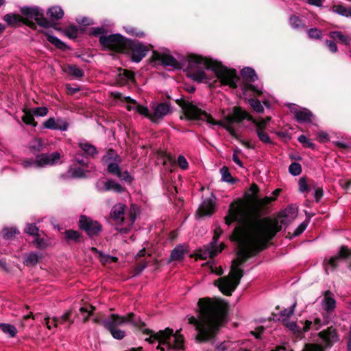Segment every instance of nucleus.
<instances>
[{
	"label": "nucleus",
	"instance_id": "nucleus-1",
	"mask_svg": "<svg viewBox=\"0 0 351 351\" xmlns=\"http://www.w3.org/2000/svg\"><path fill=\"white\" fill-rule=\"evenodd\" d=\"M275 199V197H254L251 204L242 200H237L230 205L228 214L225 217L227 225L237 221L231 239L237 241V257L232 261L231 271L228 276L215 281L219 290L227 295H230L240 283L243 277L241 266L245 261L263 250L266 243L271 240L282 227L293 220L297 216V209L288 207L278 218L260 219L258 214L263 207Z\"/></svg>",
	"mask_w": 351,
	"mask_h": 351
},
{
	"label": "nucleus",
	"instance_id": "nucleus-2",
	"mask_svg": "<svg viewBox=\"0 0 351 351\" xmlns=\"http://www.w3.org/2000/svg\"><path fill=\"white\" fill-rule=\"evenodd\" d=\"M198 318L191 316L189 323L194 324L197 331V339L206 341L213 339L222 322L226 311V305L220 300L208 298L199 299Z\"/></svg>",
	"mask_w": 351,
	"mask_h": 351
},
{
	"label": "nucleus",
	"instance_id": "nucleus-3",
	"mask_svg": "<svg viewBox=\"0 0 351 351\" xmlns=\"http://www.w3.org/2000/svg\"><path fill=\"white\" fill-rule=\"evenodd\" d=\"M182 108L186 119L206 122L210 127L215 125L221 126L233 134L232 124L240 123L244 119L252 121L257 127V129L265 130L267 124L271 119V117H267L261 120H256L247 112L239 107L233 108L232 112L225 117L223 120L216 121L208 114L201 104H196L193 101H184L182 104Z\"/></svg>",
	"mask_w": 351,
	"mask_h": 351
},
{
	"label": "nucleus",
	"instance_id": "nucleus-4",
	"mask_svg": "<svg viewBox=\"0 0 351 351\" xmlns=\"http://www.w3.org/2000/svg\"><path fill=\"white\" fill-rule=\"evenodd\" d=\"M212 70L223 85L230 88L237 86V76L234 69H229L219 63L202 56L193 55L189 57L186 69L188 77L194 81L202 82L208 80L205 70Z\"/></svg>",
	"mask_w": 351,
	"mask_h": 351
},
{
	"label": "nucleus",
	"instance_id": "nucleus-5",
	"mask_svg": "<svg viewBox=\"0 0 351 351\" xmlns=\"http://www.w3.org/2000/svg\"><path fill=\"white\" fill-rule=\"evenodd\" d=\"M101 323L110 332L112 337L118 340L123 339L125 336V331L119 329V326L124 324H130L141 327L143 325V322L139 317L132 313H128L125 316L111 314L107 318L102 320Z\"/></svg>",
	"mask_w": 351,
	"mask_h": 351
},
{
	"label": "nucleus",
	"instance_id": "nucleus-6",
	"mask_svg": "<svg viewBox=\"0 0 351 351\" xmlns=\"http://www.w3.org/2000/svg\"><path fill=\"white\" fill-rule=\"evenodd\" d=\"M145 341L150 343L158 342L157 349L165 351L171 349L181 350L184 348V337L177 330L173 333V329L167 328L157 333L152 334Z\"/></svg>",
	"mask_w": 351,
	"mask_h": 351
},
{
	"label": "nucleus",
	"instance_id": "nucleus-7",
	"mask_svg": "<svg viewBox=\"0 0 351 351\" xmlns=\"http://www.w3.org/2000/svg\"><path fill=\"white\" fill-rule=\"evenodd\" d=\"M125 205L119 203L115 204L110 212V217L117 225H123L124 227L119 228L116 229L121 233L125 234L130 231L132 225L134 224L136 216L138 213V208L132 204L128 213V217H124Z\"/></svg>",
	"mask_w": 351,
	"mask_h": 351
},
{
	"label": "nucleus",
	"instance_id": "nucleus-8",
	"mask_svg": "<svg viewBox=\"0 0 351 351\" xmlns=\"http://www.w3.org/2000/svg\"><path fill=\"white\" fill-rule=\"evenodd\" d=\"M222 232L223 231L220 227L215 228L212 241L207 245H205L199 250L198 253L196 254L197 259H206L208 258L213 257L221 252L224 248V245L223 243L218 245L217 241L222 234Z\"/></svg>",
	"mask_w": 351,
	"mask_h": 351
},
{
	"label": "nucleus",
	"instance_id": "nucleus-9",
	"mask_svg": "<svg viewBox=\"0 0 351 351\" xmlns=\"http://www.w3.org/2000/svg\"><path fill=\"white\" fill-rule=\"evenodd\" d=\"M99 43L103 48L124 53L127 50L128 40L119 34L101 36Z\"/></svg>",
	"mask_w": 351,
	"mask_h": 351
},
{
	"label": "nucleus",
	"instance_id": "nucleus-10",
	"mask_svg": "<svg viewBox=\"0 0 351 351\" xmlns=\"http://www.w3.org/2000/svg\"><path fill=\"white\" fill-rule=\"evenodd\" d=\"M102 161L108 165V172L116 175L121 180H131L130 176L127 171L122 173L120 171L119 164L121 162V159L114 150L109 149L107 154L103 156Z\"/></svg>",
	"mask_w": 351,
	"mask_h": 351
},
{
	"label": "nucleus",
	"instance_id": "nucleus-11",
	"mask_svg": "<svg viewBox=\"0 0 351 351\" xmlns=\"http://www.w3.org/2000/svg\"><path fill=\"white\" fill-rule=\"evenodd\" d=\"M138 112L148 117L152 121H157L162 119L170 112V105L168 103H161L153 106L151 112L147 107L139 106Z\"/></svg>",
	"mask_w": 351,
	"mask_h": 351
},
{
	"label": "nucleus",
	"instance_id": "nucleus-12",
	"mask_svg": "<svg viewBox=\"0 0 351 351\" xmlns=\"http://www.w3.org/2000/svg\"><path fill=\"white\" fill-rule=\"evenodd\" d=\"M60 159L59 152H53L50 154H42L36 156L34 161L25 160L23 162V165L25 168L28 167H44L46 166H51L57 164Z\"/></svg>",
	"mask_w": 351,
	"mask_h": 351
},
{
	"label": "nucleus",
	"instance_id": "nucleus-13",
	"mask_svg": "<svg viewBox=\"0 0 351 351\" xmlns=\"http://www.w3.org/2000/svg\"><path fill=\"white\" fill-rule=\"evenodd\" d=\"M351 255V250H349L348 247L345 246H342L340 248L338 254L330 259L324 260V266L326 274H328L329 271L334 270L338 265V263L342 258H347Z\"/></svg>",
	"mask_w": 351,
	"mask_h": 351
},
{
	"label": "nucleus",
	"instance_id": "nucleus-14",
	"mask_svg": "<svg viewBox=\"0 0 351 351\" xmlns=\"http://www.w3.org/2000/svg\"><path fill=\"white\" fill-rule=\"evenodd\" d=\"M131 49V57L134 62H139L147 54L148 48L139 41H131L128 40L127 49Z\"/></svg>",
	"mask_w": 351,
	"mask_h": 351
},
{
	"label": "nucleus",
	"instance_id": "nucleus-15",
	"mask_svg": "<svg viewBox=\"0 0 351 351\" xmlns=\"http://www.w3.org/2000/svg\"><path fill=\"white\" fill-rule=\"evenodd\" d=\"M80 227L89 236L97 235L101 230V226L97 221H93L86 216H81Z\"/></svg>",
	"mask_w": 351,
	"mask_h": 351
},
{
	"label": "nucleus",
	"instance_id": "nucleus-16",
	"mask_svg": "<svg viewBox=\"0 0 351 351\" xmlns=\"http://www.w3.org/2000/svg\"><path fill=\"white\" fill-rule=\"evenodd\" d=\"M21 12L25 16V18L23 19V23L33 29L36 27V25L34 23L29 21V19H31L35 20L38 18V16H42V10L36 6L22 7L21 8Z\"/></svg>",
	"mask_w": 351,
	"mask_h": 351
},
{
	"label": "nucleus",
	"instance_id": "nucleus-17",
	"mask_svg": "<svg viewBox=\"0 0 351 351\" xmlns=\"http://www.w3.org/2000/svg\"><path fill=\"white\" fill-rule=\"evenodd\" d=\"M290 110L294 114L295 119L300 123L311 122L313 117V113L309 110L294 104L290 106Z\"/></svg>",
	"mask_w": 351,
	"mask_h": 351
},
{
	"label": "nucleus",
	"instance_id": "nucleus-18",
	"mask_svg": "<svg viewBox=\"0 0 351 351\" xmlns=\"http://www.w3.org/2000/svg\"><path fill=\"white\" fill-rule=\"evenodd\" d=\"M153 59L159 62L162 65L176 68L178 63L176 60L169 53V51L164 52H153Z\"/></svg>",
	"mask_w": 351,
	"mask_h": 351
},
{
	"label": "nucleus",
	"instance_id": "nucleus-19",
	"mask_svg": "<svg viewBox=\"0 0 351 351\" xmlns=\"http://www.w3.org/2000/svg\"><path fill=\"white\" fill-rule=\"evenodd\" d=\"M318 336L322 339L326 347H330L334 343L339 341L337 330L333 327H329L321 331Z\"/></svg>",
	"mask_w": 351,
	"mask_h": 351
},
{
	"label": "nucleus",
	"instance_id": "nucleus-20",
	"mask_svg": "<svg viewBox=\"0 0 351 351\" xmlns=\"http://www.w3.org/2000/svg\"><path fill=\"white\" fill-rule=\"evenodd\" d=\"M96 188L100 192L113 191L117 193H121L123 191V188L118 182L109 180L108 181H104L99 180L96 183Z\"/></svg>",
	"mask_w": 351,
	"mask_h": 351
},
{
	"label": "nucleus",
	"instance_id": "nucleus-21",
	"mask_svg": "<svg viewBox=\"0 0 351 351\" xmlns=\"http://www.w3.org/2000/svg\"><path fill=\"white\" fill-rule=\"evenodd\" d=\"M215 202L213 198L204 199L200 204L197 215L199 217L210 216L215 211Z\"/></svg>",
	"mask_w": 351,
	"mask_h": 351
},
{
	"label": "nucleus",
	"instance_id": "nucleus-22",
	"mask_svg": "<svg viewBox=\"0 0 351 351\" xmlns=\"http://www.w3.org/2000/svg\"><path fill=\"white\" fill-rule=\"evenodd\" d=\"M43 126L47 129L51 130H60L66 131L68 128V124L66 122L62 119L56 120L54 118H49L43 123Z\"/></svg>",
	"mask_w": 351,
	"mask_h": 351
},
{
	"label": "nucleus",
	"instance_id": "nucleus-23",
	"mask_svg": "<svg viewBox=\"0 0 351 351\" xmlns=\"http://www.w3.org/2000/svg\"><path fill=\"white\" fill-rule=\"evenodd\" d=\"M323 309L327 312L332 311L336 307V301L333 294L330 291H326L324 293V298L322 301Z\"/></svg>",
	"mask_w": 351,
	"mask_h": 351
},
{
	"label": "nucleus",
	"instance_id": "nucleus-24",
	"mask_svg": "<svg viewBox=\"0 0 351 351\" xmlns=\"http://www.w3.org/2000/svg\"><path fill=\"white\" fill-rule=\"evenodd\" d=\"M112 94L114 98L125 101L126 103V108L129 111L135 110L138 112V108L139 106H142L141 105H137L135 100L132 99L130 97H124L119 92H114Z\"/></svg>",
	"mask_w": 351,
	"mask_h": 351
},
{
	"label": "nucleus",
	"instance_id": "nucleus-25",
	"mask_svg": "<svg viewBox=\"0 0 351 351\" xmlns=\"http://www.w3.org/2000/svg\"><path fill=\"white\" fill-rule=\"evenodd\" d=\"M328 321L325 320L322 322L319 318H315L313 322L306 320L302 327V331L304 332H308L311 328H313L316 330H319L322 326L326 325Z\"/></svg>",
	"mask_w": 351,
	"mask_h": 351
},
{
	"label": "nucleus",
	"instance_id": "nucleus-26",
	"mask_svg": "<svg viewBox=\"0 0 351 351\" xmlns=\"http://www.w3.org/2000/svg\"><path fill=\"white\" fill-rule=\"evenodd\" d=\"M78 145L80 149L85 153L87 156L94 157L97 154L96 147L89 143L88 141L81 140Z\"/></svg>",
	"mask_w": 351,
	"mask_h": 351
},
{
	"label": "nucleus",
	"instance_id": "nucleus-27",
	"mask_svg": "<svg viewBox=\"0 0 351 351\" xmlns=\"http://www.w3.org/2000/svg\"><path fill=\"white\" fill-rule=\"evenodd\" d=\"M331 38L339 41L341 44L347 46L351 45V35H343L341 32L335 31L330 33Z\"/></svg>",
	"mask_w": 351,
	"mask_h": 351
},
{
	"label": "nucleus",
	"instance_id": "nucleus-28",
	"mask_svg": "<svg viewBox=\"0 0 351 351\" xmlns=\"http://www.w3.org/2000/svg\"><path fill=\"white\" fill-rule=\"evenodd\" d=\"M38 228L36 225L31 223L27 224L26 228L25 229V233L36 237L34 243L37 245V246L42 247L43 240L38 238Z\"/></svg>",
	"mask_w": 351,
	"mask_h": 351
},
{
	"label": "nucleus",
	"instance_id": "nucleus-29",
	"mask_svg": "<svg viewBox=\"0 0 351 351\" xmlns=\"http://www.w3.org/2000/svg\"><path fill=\"white\" fill-rule=\"evenodd\" d=\"M47 14L51 21H58L63 17L64 12L59 6H53L47 10Z\"/></svg>",
	"mask_w": 351,
	"mask_h": 351
},
{
	"label": "nucleus",
	"instance_id": "nucleus-30",
	"mask_svg": "<svg viewBox=\"0 0 351 351\" xmlns=\"http://www.w3.org/2000/svg\"><path fill=\"white\" fill-rule=\"evenodd\" d=\"M71 311H67L64 314H63L61 317H53V326L55 327H57L59 324H63L66 322H69V326L73 322V320H71L70 317L71 316Z\"/></svg>",
	"mask_w": 351,
	"mask_h": 351
},
{
	"label": "nucleus",
	"instance_id": "nucleus-31",
	"mask_svg": "<svg viewBox=\"0 0 351 351\" xmlns=\"http://www.w3.org/2000/svg\"><path fill=\"white\" fill-rule=\"evenodd\" d=\"M241 75L248 82H254L258 79L255 71L251 68L246 67L242 69Z\"/></svg>",
	"mask_w": 351,
	"mask_h": 351
},
{
	"label": "nucleus",
	"instance_id": "nucleus-32",
	"mask_svg": "<svg viewBox=\"0 0 351 351\" xmlns=\"http://www.w3.org/2000/svg\"><path fill=\"white\" fill-rule=\"evenodd\" d=\"M3 20L9 25H14L20 23H23V18L15 14H7L3 16Z\"/></svg>",
	"mask_w": 351,
	"mask_h": 351
},
{
	"label": "nucleus",
	"instance_id": "nucleus-33",
	"mask_svg": "<svg viewBox=\"0 0 351 351\" xmlns=\"http://www.w3.org/2000/svg\"><path fill=\"white\" fill-rule=\"evenodd\" d=\"M0 329L10 337H14L17 332L16 327L10 324L0 323Z\"/></svg>",
	"mask_w": 351,
	"mask_h": 351
},
{
	"label": "nucleus",
	"instance_id": "nucleus-34",
	"mask_svg": "<svg viewBox=\"0 0 351 351\" xmlns=\"http://www.w3.org/2000/svg\"><path fill=\"white\" fill-rule=\"evenodd\" d=\"M184 255V249L183 246L178 245L171 252V260L172 261H180Z\"/></svg>",
	"mask_w": 351,
	"mask_h": 351
},
{
	"label": "nucleus",
	"instance_id": "nucleus-35",
	"mask_svg": "<svg viewBox=\"0 0 351 351\" xmlns=\"http://www.w3.org/2000/svg\"><path fill=\"white\" fill-rule=\"evenodd\" d=\"M289 25L293 29H300L304 27L305 25L300 17L292 15L289 18Z\"/></svg>",
	"mask_w": 351,
	"mask_h": 351
},
{
	"label": "nucleus",
	"instance_id": "nucleus-36",
	"mask_svg": "<svg viewBox=\"0 0 351 351\" xmlns=\"http://www.w3.org/2000/svg\"><path fill=\"white\" fill-rule=\"evenodd\" d=\"M47 40L50 42L51 44L54 45L56 47L59 49H64L65 47V44L62 40H60L57 37L53 35L49 34V32L45 33Z\"/></svg>",
	"mask_w": 351,
	"mask_h": 351
},
{
	"label": "nucleus",
	"instance_id": "nucleus-37",
	"mask_svg": "<svg viewBox=\"0 0 351 351\" xmlns=\"http://www.w3.org/2000/svg\"><path fill=\"white\" fill-rule=\"evenodd\" d=\"M67 73L75 77H82L84 75V71L76 65L69 66Z\"/></svg>",
	"mask_w": 351,
	"mask_h": 351
},
{
	"label": "nucleus",
	"instance_id": "nucleus-38",
	"mask_svg": "<svg viewBox=\"0 0 351 351\" xmlns=\"http://www.w3.org/2000/svg\"><path fill=\"white\" fill-rule=\"evenodd\" d=\"M220 173H221V180L223 182L231 183V184L234 183L235 180L232 178V176L230 173L228 167H223L220 169Z\"/></svg>",
	"mask_w": 351,
	"mask_h": 351
},
{
	"label": "nucleus",
	"instance_id": "nucleus-39",
	"mask_svg": "<svg viewBox=\"0 0 351 351\" xmlns=\"http://www.w3.org/2000/svg\"><path fill=\"white\" fill-rule=\"evenodd\" d=\"M33 115L34 114L32 113V111H31L30 110H24V115L22 117L23 121L27 125H31L33 126H36V123L34 121V118Z\"/></svg>",
	"mask_w": 351,
	"mask_h": 351
},
{
	"label": "nucleus",
	"instance_id": "nucleus-40",
	"mask_svg": "<svg viewBox=\"0 0 351 351\" xmlns=\"http://www.w3.org/2000/svg\"><path fill=\"white\" fill-rule=\"evenodd\" d=\"M38 255L36 253L32 252L29 253L24 261V264L27 266L29 265H35L38 261Z\"/></svg>",
	"mask_w": 351,
	"mask_h": 351
},
{
	"label": "nucleus",
	"instance_id": "nucleus-41",
	"mask_svg": "<svg viewBox=\"0 0 351 351\" xmlns=\"http://www.w3.org/2000/svg\"><path fill=\"white\" fill-rule=\"evenodd\" d=\"M248 103L254 111L259 113L264 112V108L260 101L251 98L248 99Z\"/></svg>",
	"mask_w": 351,
	"mask_h": 351
},
{
	"label": "nucleus",
	"instance_id": "nucleus-42",
	"mask_svg": "<svg viewBox=\"0 0 351 351\" xmlns=\"http://www.w3.org/2000/svg\"><path fill=\"white\" fill-rule=\"evenodd\" d=\"M347 9H348L347 8L343 6L342 5L337 4V5H333L331 7L330 10L334 13H336L342 16L346 17L347 16Z\"/></svg>",
	"mask_w": 351,
	"mask_h": 351
},
{
	"label": "nucleus",
	"instance_id": "nucleus-43",
	"mask_svg": "<svg viewBox=\"0 0 351 351\" xmlns=\"http://www.w3.org/2000/svg\"><path fill=\"white\" fill-rule=\"evenodd\" d=\"M302 351H324V348L317 343H306L304 346Z\"/></svg>",
	"mask_w": 351,
	"mask_h": 351
},
{
	"label": "nucleus",
	"instance_id": "nucleus-44",
	"mask_svg": "<svg viewBox=\"0 0 351 351\" xmlns=\"http://www.w3.org/2000/svg\"><path fill=\"white\" fill-rule=\"evenodd\" d=\"M94 309L95 308L93 306H89L87 307L83 306L80 308V311L83 315L84 322H86L88 320Z\"/></svg>",
	"mask_w": 351,
	"mask_h": 351
},
{
	"label": "nucleus",
	"instance_id": "nucleus-45",
	"mask_svg": "<svg viewBox=\"0 0 351 351\" xmlns=\"http://www.w3.org/2000/svg\"><path fill=\"white\" fill-rule=\"evenodd\" d=\"M43 16H44V14H43V12L42 11V16H38V18L35 19L37 24L39 26L43 27L45 28L52 27L53 26L52 23L49 21H48L46 18H45Z\"/></svg>",
	"mask_w": 351,
	"mask_h": 351
},
{
	"label": "nucleus",
	"instance_id": "nucleus-46",
	"mask_svg": "<svg viewBox=\"0 0 351 351\" xmlns=\"http://www.w3.org/2000/svg\"><path fill=\"white\" fill-rule=\"evenodd\" d=\"M17 233L18 231L15 228H5L2 231L3 237L6 239H12Z\"/></svg>",
	"mask_w": 351,
	"mask_h": 351
},
{
	"label": "nucleus",
	"instance_id": "nucleus-47",
	"mask_svg": "<svg viewBox=\"0 0 351 351\" xmlns=\"http://www.w3.org/2000/svg\"><path fill=\"white\" fill-rule=\"evenodd\" d=\"M289 171L291 175L294 176H298L302 172V167L298 162H293L289 167Z\"/></svg>",
	"mask_w": 351,
	"mask_h": 351
},
{
	"label": "nucleus",
	"instance_id": "nucleus-48",
	"mask_svg": "<svg viewBox=\"0 0 351 351\" xmlns=\"http://www.w3.org/2000/svg\"><path fill=\"white\" fill-rule=\"evenodd\" d=\"M43 143L40 138H34L29 145V148L33 152H40L43 147Z\"/></svg>",
	"mask_w": 351,
	"mask_h": 351
},
{
	"label": "nucleus",
	"instance_id": "nucleus-49",
	"mask_svg": "<svg viewBox=\"0 0 351 351\" xmlns=\"http://www.w3.org/2000/svg\"><path fill=\"white\" fill-rule=\"evenodd\" d=\"M256 134L259 139L264 143H271V141L269 135L263 129H256Z\"/></svg>",
	"mask_w": 351,
	"mask_h": 351
},
{
	"label": "nucleus",
	"instance_id": "nucleus-50",
	"mask_svg": "<svg viewBox=\"0 0 351 351\" xmlns=\"http://www.w3.org/2000/svg\"><path fill=\"white\" fill-rule=\"evenodd\" d=\"M67 240L77 241L80 238V232L76 230H69L64 232Z\"/></svg>",
	"mask_w": 351,
	"mask_h": 351
},
{
	"label": "nucleus",
	"instance_id": "nucleus-51",
	"mask_svg": "<svg viewBox=\"0 0 351 351\" xmlns=\"http://www.w3.org/2000/svg\"><path fill=\"white\" fill-rule=\"evenodd\" d=\"M296 304L297 302L295 301L290 308H285L280 313L281 316L286 319L289 318L293 314Z\"/></svg>",
	"mask_w": 351,
	"mask_h": 351
},
{
	"label": "nucleus",
	"instance_id": "nucleus-52",
	"mask_svg": "<svg viewBox=\"0 0 351 351\" xmlns=\"http://www.w3.org/2000/svg\"><path fill=\"white\" fill-rule=\"evenodd\" d=\"M298 141L303 144L305 147L315 149V144L313 143L306 136L304 135H300L298 137Z\"/></svg>",
	"mask_w": 351,
	"mask_h": 351
},
{
	"label": "nucleus",
	"instance_id": "nucleus-53",
	"mask_svg": "<svg viewBox=\"0 0 351 351\" xmlns=\"http://www.w3.org/2000/svg\"><path fill=\"white\" fill-rule=\"evenodd\" d=\"M66 34L72 38H75L78 35V28L75 25H71L65 30Z\"/></svg>",
	"mask_w": 351,
	"mask_h": 351
},
{
	"label": "nucleus",
	"instance_id": "nucleus-54",
	"mask_svg": "<svg viewBox=\"0 0 351 351\" xmlns=\"http://www.w3.org/2000/svg\"><path fill=\"white\" fill-rule=\"evenodd\" d=\"M34 115L37 117H44L47 115L48 109L47 107H38L32 110Z\"/></svg>",
	"mask_w": 351,
	"mask_h": 351
},
{
	"label": "nucleus",
	"instance_id": "nucleus-55",
	"mask_svg": "<svg viewBox=\"0 0 351 351\" xmlns=\"http://www.w3.org/2000/svg\"><path fill=\"white\" fill-rule=\"evenodd\" d=\"M307 34L311 38L319 39L322 36V32L317 28L309 29L307 31Z\"/></svg>",
	"mask_w": 351,
	"mask_h": 351
},
{
	"label": "nucleus",
	"instance_id": "nucleus-56",
	"mask_svg": "<svg viewBox=\"0 0 351 351\" xmlns=\"http://www.w3.org/2000/svg\"><path fill=\"white\" fill-rule=\"evenodd\" d=\"M106 31L102 27H93L90 30V34L95 36H106Z\"/></svg>",
	"mask_w": 351,
	"mask_h": 351
},
{
	"label": "nucleus",
	"instance_id": "nucleus-57",
	"mask_svg": "<svg viewBox=\"0 0 351 351\" xmlns=\"http://www.w3.org/2000/svg\"><path fill=\"white\" fill-rule=\"evenodd\" d=\"M99 258L100 261L102 262L104 264L107 263L115 262L117 259L116 257L104 254L101 252L99 253Z\"/></svg>",
	"mask_w": 351,
	"mask_h": 351
},
{
	"label": "nucleus",
	"instance_id": "nucleus-58",
	"mask_svg": "<svg viewBox=\"0 0 351 351\" xmlns=\"http://www.w3.org/2000/svg\"><path fill=\"white\" fill-rule=\"evenodd\" d=\"M119 75L125 81L132 80L134 78V73L125 69L121 70Z\"/></svg>",
	"mask_w": 351,
	"mask_h": 351
},
{
	"label": "nucleus",
	"instance_id": "nucleus-59",
	"mask_svg": "<svg viewBox=\"0 0 351 351\" xmlns=\"http://www.w3.org/2000/svg\"><path fill=\"white\" fill-rule=\"evenodd\" d=\"M178 164L182 169H186L189 167L186 159L183 156H179L178 158Z\"/></svg>",
	"mask_w": 351,
	"mask_h": 351
},
{
	"label": "nucleus",
	"instance_id": "nucleus-60",
	"mask_svg": "<svg viewBox=\"0 0 351 351\" xmlns=\"http://www.w3.org/2000/svg\"><path fill=\"white\" fill-rule=\"evenodd\" d=\"M127 32L131 35L135 36L136 37L142 38L145 36V33L143 32L138 31L134 27H130L127 29Z\"/></svg>",
	"mask_w": 351,
	"mask_h": 351
},
{
	"label": "nucleus",
	"instance_id": "nucleus-61",
	"mask_svg": "<svg viewBox=\"0 0 351 351\" xmlns=\"http://www.w3.org/2000/svg\"><path fill=\"white\" fill-rule=\"evenodd\" d=\"M299 190L300 191L304 193L308 190V185L306 183V180L304 178H301L299 180Z\"/></svg>",
	"mask_w": 351,
	"mask_h": 351
},
{
	"label": "nucleus",
	"instance_id": "nucleus-62",
	"mask_svg": "<svg viewBox=\"0 0 351 351\" xmlns=\"http://www.w3.org/2000/svg\"><path fill=\"white\" fill-rule=\"evenodd\" d=\"M76 21L79 24H82L84 25H90L93 24V21L90 19L86 18V17H79L76 19Z\"/></svg>",
	"mask_w": 351,
	"mask_h": 351
},
{
	"label": "nucleus",
	"instance_id": "nucleus-63",
	"mask_svg": "<svg viewBox=\"0 0 351 351\" xmlns=\"http://www.w3.org/2000/svg\"><path fill=\"white\" fill-rule=\"evenodd\" d=\"M244 90H252L253 92L256 93L258 95H261L262 93V90L260 88H258V87H256V86H255L254 85L248 84V83H247L244 86Z\"/></svg>",
	"mask_w": 351,
	"mask_h": 351
},
{
	"label": "nucleus",
	"instance_id": "nucleus-64",
	"mask_svg": "<svg viewBox=\"0 0 351 351\" xmlns=\"http://www.w3.org/2000/svg\"><path fill=\"white\" fill-rule=\"evenodd\" d=\"M71 176L73 178H83L85 176V173L82 169L77 168L72 170Z\"/></svg>",
	"mask_w": 351,
	"mask_h": 351
}]
</instances>
